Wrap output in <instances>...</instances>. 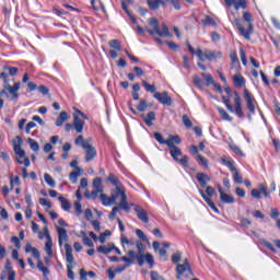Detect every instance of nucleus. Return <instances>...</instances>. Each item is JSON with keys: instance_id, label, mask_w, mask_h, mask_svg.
<instances>
[{"instance_id": "31", "label": "nucleus", "mask_w": 280, "mask_h": 280, "mask_svg": "<svg viewBox=\"0 0 280 280\" xmlns=\"http://www.w3.org/2000/svg\"><path fill=\"white\" fill-rule=\"evenodd\" d=\"M115 248L114 244H108V246H98L97 253H103V255H108Z\"/></svg>"}, {"instance_id": "14", "label": "nucleus", "mask_w": 280, "mask_h": 280, "mask_svg": "<svg viewBox=\"0 0 280 280\" xmlns=\"http://www.w3.org/2000/svg\"><path fill=\"white\" fill-rule=\"evenodd\" d=\"M129 259H131V261H135V259L138 261L139 266H143V256L140 254H137V252L130 249L127 253Z\"/></svg>"}, {"instance_id": "1", "label": "nucleus", "mask_w": 280, "mask_h": 280, "mask_svg": "<svg viewBox=\"0 0 280 280\" xmlns=\"http://www.w3.org/2000/svg\"><path fill=\"white\" fill-rule=\"evenodd\" d=\"M244 21L248 23V30L243 26L242 22L238 19L234 20L233 25L238 30L241 36H244L246 40H250V34H253V15L249 12L243 14Z\"/></svg>"}, {"instance_id": "7", "label": "nucleus", "mask_w": 280, "mask_h": 280, "mask_svg": "<svg viewBox=\"0 0 280 280\" xmlns=\"http://www.w3.org/2000/svg\"><path fill=\"white\" fill-rule=\"evenodd\" d=\"M83 150H85V161L88 163L97 156V150L93 147V142L83 144Z\"/></svg>"}, {"instance_id": "52", "label": "nucleus", "mask_w": 280, "mask_h": 280, "mask_svg": "<svg viewBox=\"0 0 280 280\" xmlns=\"http://www.w3.org/2000/svg\"><path fill=\"white\" fill-rule=\"evenodd\" d=\"M109 47H113V49H116L117 51H121V45L119 44V40H117V39L110 40Z\"/></svg>"}, {"instance_id": "18", "label": "nucleus", "mask_w": 280, "mask_h": 280, "mask_svg": "<svg viewBox=\"0 0 280 280\" xmlns=\"http://www.w3.org/2000/svg\"><path fill=\"white\" fill-rule=\"evenodd\" d=\"M234 86H237L238 89H242L246 84V79L242 77V74H235L233 77Z\"/></svg>"}, {"instance_id": "35", "label": "nucleus", "mask_w": 280, "mask_h": 280, "mask_svg": "<svg viewBox=\"0 0 280 280\" xmlns=\"http://www.w3.org/2000/svg\"><path fill=\"white\" fill-rule=\"evenodd\" d=\"M170 154L174 159V161L177 162L179 160L178 156H183V151H180V149L177 147V148L172 149L170 151Z\"/></svg>"}, {"instance_id": "5", "label": "nucleus", "mask_w": 280, "mask_h": 280, "mask_svg": "<svg viewBox=\"0 0 280 280\" xmlns=\"http://www.w3.org/2000/svg\"><path fill=\"white\" fill-rule=\"evenodd\" d=\"M19 89H21V83H14L13 86L7 88V90L0 91V95L10 100L11 102H14L19 100Z\"/></svg>"}, {"instance_id": "33", "label": "nucleus", "mask_w": 280, "mask_h": 280, "mask_svg": "<svg viewBox=\"0 0 280 280\" xmlns=\"http://www.w3.org/2000/svg\"><path fill=\"white\" fill-rule=\"evenodd\" d=\"M58 200L61 203V209H63V211H69V209H71V203H69L67 198L59 196Z\"/></svg>"}, {"instance_id": "46", "label": "nucleus", "mask_w": 280, "mask_h": 280, "mask_svg": "<svg viewBox=\"0 0 280 280\" xmlns=\"http://www.w3.org/2000/svg\"><path fill=\"white\" fill-rule=\"evenodd\" d=\"M93 189H98L101 191H104V187L102 186V178H100V177L94 178Z\"/></svg>"}, {"instance_id": "37", "label": "nucleus", "mask_w": 280, "mask_h": 280, "mask_svg": "<svg viewBox=\"0 0 280 280\" xmlns=\"http://www.w3.org/2000/svg\"><path fill=\"white\" fill-rule=\"evenodd\" d=\"M27 143L30 144V148L33 150V152H38L40 150V145L38 142H36V140L28 138Z\"/></svg>"}, {"instance_id": "53", "label": "nucleus", "mask_w": 280, "mask_h": 280, "mask_svg": "<svg viewBox=\"0 0 280 280\" xmlns=\"http://www.w3.org/2000/svg\"><path fill=\"white\" fill-rule=\"evenodd\" d=\"M182 119H183V124L186 128H191L194 126V122H191V120L189 119V117L187 115H183Z\"/></svg>"}, {"instance_id": "42", "label": "nucleus", "mask_w": 280, "mask_h": 280, "mask_svg": "<svg viewBox=\"0 0 280 280\" xmlns=\"http://www.w3.org/2000/svg\"><path fill=\"white\" fill-rule=\"evenodd\" d=\"M234 5L235 10H246V0H234Z\"/></svg>"}, {"instance_id": "58", "label": "nucleus", "mask_w": 280, "mask_h": 280, "mask_svg": "<svg viewBox=\"0 0 280 280\" xmlns=\"http://www.w3.org/2000/svg\"><path fill=\"white\" fill-rule=\"evenodd\" d=\"M182 257H183V254L180 253V252H177V253H175L173 256H172V262L173 264H178L179 261H180V259H182Z\"/></svg>"}, {"instance_id": "55", "label": "nucleus", "mask_w": 280, "mask_h": 280, "mask_svg": "<svg viewBox=\"0 0 280 280\" xmlns=\"http://www.w3.org/2000/svg\"><path fill=\"white\" fill-rule=\"evenodd\" d=\"M119 261H124L125 262V268H130V266H132V259L129 258L128 256H122Z\"/></svg>"}, {"instance_id": "54", "label": "nucleus", "mask_w": 280, "mask_h": 280, "mask_svg": "<svg viewBox=\"0 0 280 280\" xmlns=\"http://www.w3.org/2000/svg\"><path fill=\"white\" fill-rule=\"evenodd\" d=\"M223 103L226 106L228 110L230 113H234L235 110L233 109V106L231 105V100L226 96H223Z\"/></svg>"}, {"instance_id": "3", "label": "nucleus", "mask_w": 280, "mask_h": 280, "mask_svg": "<svg viewBox=\"0 0 280 280\" xmlns=\"http://www.w3.org/2000/svg\"><path fill=\"white\" fill-rule=\"evenodd\" d=\"M149 24L152 25L153 31L150 28H147V32L151 35L154 36V34H158V36H164L166 38H170L171 34H170V28H167L166 24H162V30L159 26V20H156V18H151L149 20Z\"/></svg>"}, {"instance_id": "36", "label": "nucleus", "mask_w": 280, "mask_h": 280, "mask_svg": "<svg viewBox=\"0 0 280 280\" xmlns=\"http://www.w3.org/2000/svg\"><path fill=\"white\" fill-rule=\"evenodd\" d=\"M201 77L203 78V80H206V86H211V84L213 85L215 83V80H213V75L209 73L202 72Z\"/></svg>"}, {"instance_id": "47", "label": "nucleus", "mask_w": 280, "mask_h": 280, "mask_svg": "<svg viewBox=\"0 0 280 280\" xmlns=\"http://www.w3.org/2000/svg\"><path fill=\"white\" fill-rule=\"evenodd\" d=\"M137 109L140 110V113H144V110H148V101L140 100V103L138 104Z\"/></svg>"}, {"instance_id": "45", "label": "nucleus", "mask_w": 280, "mask_h": 280, "mask_svg": "<svg viewBox=\"0 0 280 280\" xmlns=\"http://www.w3.org/2000/svg\"><path fill=\"white\" fill-rule=\"evenodd\" d=\"M232 174L233 182L236 183V185H242V183H244L242 175L237 171L232 172Z\"/></svg>"}, {"instance_id": "30", "label": "nucleus", "mask_w": 280, "mask_h": 280, "mask_svg": "<svg viewBox=\"0 0 280 280\" xmlns=\"http://www.w3.org/2000/svg\"><path fill=\"white\" fill-rule=\"evenodd\" d=\"M217 110H218V113H219L221 119H223L224 121H233V117H231V116L229 115V113H226V112L224 110V108L218 107Z\"/></svg>"}, {"instance_id": "34", "label": "nucleus", "mask_w": 280, "mask_h": 280, "mask_svg": "<svg viewBox=\"0 0 280 280\" xmlns=\"http://www.w3.org/2000/svg\"><path fill=\"white\" fill-rule=\"evenodd\" d=\"M148 262L150 268H154V256L152 254H143V264Z\"/></svg>"}, {"instance_id": "64", "label": "nucleus", "mask_w": 280, "mask_h": 280, "mask_svg": "<svg viewBox=\"0 0 280 280\" xmlns=\"http://www.w3.org/2000/svg\"><path fill=\"white\" fill-rule=\"evenodd\" d=\"M154 139L160 142L162 145H165L166 140L163 139V135L155 132L154 133Z\"/></svg>"}, {"instance_id": "2", "label": "nucleus", "mask_w": 280, "mask_h": 280, "mask_svg": "<svg viewBox=\"0 0 280 280\" xmlns=\"http://www.w3.org/2000/svg\"><path fill=\"white\" fill-rule=\"evenodd\" d=\"M112 198H114V205H117V200H119V209H122V211L130 213V205H128V196H126V190H124V186L116 188V191L112 195Z\"/></svg>"}, {"instance_id": "43", "label": "nucleus", "mask_w": 280, "mask_h": 280, "mask_svg": "<svg viewBox=\"0 0 280 280\" xmlns=\"http://www.w3.org/2000/svg\"><path fill=\"white\" fill-rule=\"evenodd\" d=\"M202 25H212V27H215L218 24L215 23V20L213 18L207 15L203 20H201Z\"/></svg>"}, {"instance_id": "22", "label": "nucleus", "mask_w": 280, "mask_h": 280, "mask_svg": "<svg viewBox=\"0 0 280 280\" xmlns=\"http://www.w3.org/2000/svg\"><path fill=\"white\" fill-rule=\"evenodd\" d=\"M143 121L147 126H152V121H156V114L154 112H149L143 116Z\"/></svg>"}, {"instance_id": "27", "label": "nucleus", "mask_w": 280, "mask_h": 280, "mask_svg": "<svg viewBox=\"0 0 280 280\" xmlns=\"http://www.w3.org/2000/svg\"><path fill=\"white\" fill-rule=\"evenodd\" d=\"M218 58H222V52H213L207 51L205 52V60H218Z\"/></svg>"}, {"instance_id": "44", "label": "nucleus", "mask_w": 280, "mask_h": 280, "mask_svg": "<svg viewBox=\"0 0 280 280\" xmlns=\"http://www.w3.org/2000/svg\"><path fill=\"white\" fill-rule=\"evenodd\" d=\"M135 246L138 250V254L143 257V255L145 254V247L143 246V243L141 241H136Z\"/></svg>"}, {"instance_id": "4", "label": "nucleus", "mask_w": 280, "mask_h": 280, "mask_svg": "<svg viewBox=\"0 0 280 280\" xmlns=\"http://www.w3.org/2000/svg\"><path fill=\"white\" fill-rule=\"evenodd\" d=\"M177 279H189L194 277V271H191V266L189 265V260L185 259L183 265H177L176 267Z\"/></svg>"}, {"instance_id": "28", "label": "nucleus", "mask_w": 280, "mask_h": 280, "mask_svg": "<svg viewBox=\"0 0 280 280\" xmlns=\"http://www.w3.org/2000/svg\"><path fill=\"white\" fill-rule=\"evenodd\" d=\"M83 170L82 168H77V171L70 173L69 175V178H70V182L75 185V183H78V177L83 174Z\"/></svg>"}, {"instance_id": "29", "label": "nucleus", "mask_w": 280, "mask_h": 280, "mask_svg": "<svg viewBox=\"0 0 280 280\" xmlns=\"http://www.w3.org/2000/svg\"><path fill=\"white\" fill-rule=\"evenodd\" d=\"M147 3L150 10H159V7L163 5L165 2L163 0H147Z\"/></svg>"}, {"instance_id": "38", "label": "nucleus", "mask_w": 280, "mask_h": 280, "mask_svg": "<svg viewBox=\"0 0 280 280\" xmlns=\"http://www.w3.org/2000/svg\"><path fill=\"white\" fill-rule=\"evenodd\" d=\"M142 86H144V89H145V91L148 93H154V95H155V93H156V85L150 84L147 81H142Z\"/></svg>"}, {"instance_id": "57", "label": "nucleus", "mask_w": 280, "mask_h": 280, "mask_svg": "<svg viewBox=\"0 0 280 280\" xmlns=\"http://www.w3.org/2000/svg\"><path fill=\"white\" fill-rule=\"evenodd\" d=\"M39 205H42V207H46V210L51 209V201L45 198H39Z\"/></svg>"}, {"instance_id": "59", "label": "nucleus", "mask_w": 280, "mask_h": 280, "mask_svg": "<svg viewBox=\"0 0 280 280\" xmlns=\"http://www.w3.org/2000/svg\"><path fill=\"white\" fill-rule=\"evenodd\" d=\"M150 277H151V280H165V278L160 273H158V271H151Z\"/></svg>"}, {"instance_id": "15", "label": "nucleus", "mask_w": 280, "mask_h": 280, "mask_svg": "<svg viewBox=\"0 0 280 280\" xmlns=\"http://www.w3.org/2000/svg\"><path fill=\"white\" fill-rule=\"evenodd\" d=\"M197 180L201 187H207V184L211 182V177L206 173H198Z\"/></svg>"}, {"instance_id": "62", "label": "nucleus", "mask_w": 280, "mask_h": 280, "mask_svg": "<svg viewBox=\"0 0 280 280\" xmlns=\"http://www.w3.org/2000/svg\"><path fill=\"white\" fill-rule=\"evenodd\" d=\"M83 244L85 246H89V248H93V246H94L93 241L89 236H86L85 234L83 236Z\"/></svg>"}, {"instance_id": "20", "label": "nucleus", "mask_w": 280, "mask_h": 280, "mask_svg": "<svg viewBox=\"0 0 280 280\" xmlns=\"http://www.w3.org/2000/svg\"><path fill=\"white\" fill-rule=\"evenodd\" d=\"M220 200L225 205H233V202H235V198L226 192H221Z\"/></svg>"}, {"instance_id": "50", "label": "nucleus", "mask_w": 280, "mask_h": 280, "mask_svg": "<svg viewBox=\"0 0 280 280\" xmlns=\"http://www.w3.org/2000/svg\"><path fill=\"white\" fill-rule=\"evenodd\" d=\"M260 244H262V246H265L266 248H268V250H271V253H277V249L275 248V246H272V244L266 240H260Z\"/></svg>"}, {"instance_id": "17", "label": "nucleus", "mask_w": 280, "mask_h": 280, "mask_svg": "<svg viewBox=\"0 0 280 280\" xmlns=\"http://www.w3.org/2000/svg\"><path fill=\"white\" fill-rule=\"evenodd\" d=\"M68 120H69V114H67V112H61L57 117L55 126H57V128H60V126H62L65 121H68Z\"/></svg>"}, {"instance_id": "40", "label": "nucleus", "mask_w": 280, "mask_h": 280, "mask_svg": "<svg viewBox=\"0 0 280 280\" xmlns=\"http://www.w3.org/2000/svg\"><path fill=\"white\" fill-rule=\"evenodd\" d=\"M44 180L45 183L49 186V187H56V180H54V178L51 177V175H49V173H46L44 175Z\"/></svg>"}, {"instance_id": "9", "label": "nucleus", "mask_w": 280, "mask_h": 280, "mask_svg": "<svg viewBox=\"0 0 280 280\" xmlns=\"http://www.w3.org/2000/svg\"><path fill=\"white\" fill-rule=\"evenodd\" d=\"M131 207H133V210L136 211L141 222H144V224H148V222H150V218L148 217V212L145 211V209H143L141 206H135L132 203Z\"/></svg>"}, {"instance_id": "49", "label": "nucleus", "mask_w": 280, "mask_h": 280, "mask_svg": "<svg viewBox=\"0 0 280 280\" xmlns=\"http://www.w3.org/2000/svg\"><path fill=\"white\" fill-rule=\"evenodd\" d=\"M192 82H194L195 86H197V89L202 90L205 86V83L202 82V80L200 78H198V75H195L192 78Z\"/></svg>"}, {"instance_id": "16", "label": "nucleus", "mask_w": 280, "mask_h": 280, "mask_svg": "<svg viewBox=\"0 0 280 280\" xmlns=\"http://www.w3.org/2000/svg\"><path fill=\"white\" fill-rule=\"evenodd\" d=\"M65 250H66V261H68V264H73L74 261L73 248L71 247V245H69V243L65 244Z\"/></svg>"}, {"instance_id": "23", "label": "nucleus", "mask_w": 280, "mask_h": 280, "mask_svg": "<svg viewBox=\"0 0 280 280\" xmlns=\"http://www.w3.org/2000/svg\"><path fill=\"white\" fill-rule=\"evenodd\" d=\"M107 182L112 183V185H114L116 187V189L119 187H124V185H121V182H119V178L116 177L115 174L110 173L109 176L107 177Z\"/></svg>"}, {"instance_id": "51", "label": "nucleus", "mask_w": 280, "mask_h": 280, "mask_svg": "<svg viewBox=\"0 0 280 280\" xmlns=\"http://www.w3.org/2000/svg\"><path fill=\"white\" fill-rule=\"evenodd\" d=\"M182 167H189V156L184 155L182 159L177 161Z\"/></svg>"}, {"instance_id": "25", "label": "nucleus", "mask_w": 280, "mask_h": 280, "mask_svg": "<svg viewBox=\"0 0 280 280\" xmlns=\"http://www.w3.org/2000/svg\"><path fill=\"white\" fill-rule=\"evenodd\" d=\"M104 190H100L97 188H94L91 192H89V190H86L84 192L85 198H89L90 200H95V198H97V196H100V194H103Z\"/></svg>"}, {"instance_id": "13", "label": "nucleus", "mask_w": 280, "mask_h": 280, "mask_svg": "<svg viewBox=\"0 0 280 280\" xmlns=\"http://www.w3.org/2000/svg\"><path fill=\"white\" fill-rule=\"evenodd\" d=\"M58 233V242L59 246H62L67 240H69V235L67 234V230L65 228L56 226Z\"/></svg>"}, {"instance_id": "32", "label": "nucleus", "mask_w": 280, "mask_h": 280, "mask_svg": "<svg viewBox=\"0 0 280 280\" xmlns=\"http://www.w3.org/2000/svg\"><path fill=\"white\" fill-rule=\"evenodd\" d=\"M37 268L38 270H40V272H43L44 277H48L49 275V268L45 267V264L43 262V260L37 259Z\"/></svg>"}, {"instance_id": "24", "label": "nucleus", "mask_w": 280, "mask_h": 280, "mask_svg": "<svg viewBox=\"0 0 280 280\" xmlns=\"http://www.w3.org/2000/svg\"><path fill=\"white\" fill-rule=\"evenodd\" d=\"M75 145H81V148L84 149V144L86 143L88 145L93 143V139L91 138H88L84 140V137L83 136H79L75 141H74Z\"/></svg>"}, {"instance_id": "8", "label": "nucleus", "mask_w": 280, "mask_h": 280, "mask_svg": "<svg viewBox=\"0 0 280 280\" xmlns=\"http://www.w3.org/2000/svg\"><path fill=\"white\" fill-rule=\"evenodd\" d=\"M153 97L160 102V104H163V106H172V97L167 92H156Z\"/></svg>"}, {"instance_id": "60", "label": "nucleus", "mask_w": 280, "mask_h": 280, "mask_svg": "<svg viewBox=\"0 0 280 280\" xmlns=\"http://www.w3.org/2000/svg\"><path fill=\"white\" fill-rule=\"evenodd\" d=\"M136 235L142 240V242H148V236L145 235V233H143L141 230L137 229L136 230Z\"/></svg>"}, {"instance_id": "6", "label": "nucleus", "mask_w": 280, "mask_h": 280, "mask_svg": "<svg viewBox=\"0 0 280 280\" xmlns=\"http://www.w3.org/2000/svg\"><path fill=\"white\" fill-rule=\"evenodd\" d=\"M16 280V271L12 268L10 260H7L4 269L1 272L0 280Z\"/></svg>"}, {"instance_id": "39", "label": "nucleus", "mask_w": 280, "mask_h": 280, "mask_svg": "<svg viewBox=\"0 0 280 280\" xmlns=\"http://www.w3.org/2000/svg\"><path fill=\"white\" fill-rule=\"evenodd\" d=\"M196 161H197V163H199V165H201L202 167H209V161H208L205 156H202V155H200V154H197Z\"/></svg>"}, {"instance_id": "11", "label": "nucleus", "mask_w": 280, "mask_h": 280, "mask_svg": "<svg viewBox=\"0 0 280 280\" xmlns=\"http://www.w3.org/2000/svg\"><path fill=\"white\" fill-rule=\"evenodd\" d=\"M244 98L247 102V108L252 115L255 113V103L253 102V95L246 89L244 90Z\"/></svg>"}, {"instance_id": "26", "label": "nucleus", "mask_w": 280, "mask_h": 280, "mask_svg": "<svg viewBox=\"0 0 280 280\" xmlns=\"http://www.w3.org/2000/svg\"><path fill=\"white\" fill-rule=\"evenodd\" d=\"M54 242L51 241V236H48V240L45 244V252L47 253L48 257H54Z\"/></svg>"}, {"instance_id": "48", "label": "nucleus", "mask_w": 280, "mask_h": 280, "mask_svg": "<svg viewBox=\"0 0 280 280\" xmlns=\"http://www.w3.org/2000/svg\"><path fill=\"white\" fill-rule=\"evenodd\" d=\"M3 70L8 71L9 75H16L19 73V68L16 67L4 66Z\"/></svg>"}, {"instance_id": "12", "label": "nucleus", "mask_w": 280, "mask_h": 280, "mask_svg": "<svg viewBox=\"0 0 280 280\" xmlns=\"http://www.w3.org/2000/svg\"><path fill=\"white\" fill-rule=\"evenodd\" d=\"M73 128L75 132L81 133L84 130V120L78 117V114H73Z\"/></svg>"}, {"instance_id": "21", "label": "nucleus", "mask_w": 280, "mask_h": 280, "mask_svg": "<svg viewBox=\"0 0 280 280\" xmlns=\"http://www.w3.org/2000/svg\"><path fill=\"white\" fill-rule=\"evenodd\" d=\"M100 200L105 207H109V205H115V198L113 196L107 197L106 194H101Z\"/></svg>"}, {"instance_id": "63", "label": "nucleus", "mask_w": 280, "mask_h": 280, "mask_svg": "<svg viewBox=\"0 0 280 280\" xmlns=\"http://www.w3.org/2000/svg\"><path fill=\"white\" fill-rule=\"evenodd\" d=\"M14 185H21V179L19 178V176H15L14 178H10V186L11 189H14Z\"/></svg>"}, {"instance_id": "56", "label": "nucleus", "mask_w": 280, "mask_h": 280, "mask_svg": "<svg viewBox=\"0 0 280 280\" xmlns=\"http://www.w3.org/2000/svg\"><path fill=\"white\" fill-rule=\"evenodd\" d=\"M234 104H235V108L242 107V97L240 96V93H237V92L234 93Z\"/></svg>"}, {"instance_id": "61", "label": "nucleus", "mask_w": 280, "mask_h": 280, "mask_svg": "<svg viewBox=\"0 0 280 280\" xmlns=\"http://www.w3.org/2000/svg\"><path fill=\"white\" fill-rule=\"evenodd\" d=\"M230 148L231 150H233V152H235V154H238L240 156H244V153L235 143L230 144Z\"/></svg>"}, {"instance_id": "10", "label": "nucleus", "mask_w": 280, "mask_h": 280, "mask_svg": "<svg viewBox=\"0 0 280 280\" xmlns=\"http://www.w3.org/2000/svg\"><path fill=\"white\" fill-rule=\"evenodd\" d=\"M182 140L178 136H170L164 145H167L170 150H174V148H178L176 145L180 144Z\"/></svg>"}, {"instance_id": "19", "label": "nucleus", "mask_w": 280, "mask_h": 280, "mask_svg": "<svg viewBox=\"0 0 280 280\" xmlns=\"http://www.w3.org/2000/svg\"><path fill=\"white\" fill-rule=\"evenodd\" d=\"M25 253H32L35 259H40V252H38V249H36V247H33L30 243H27L25 246Z\"/></svg>"}, {"instance_id": "41", "label": "nucleus", "mask_w": 280, "mask_h": 280, "mask_svg": "<svg viewBox=\"0 0 280 280\" xmlns=\"http://www.w3.org/2000/svg\"><path fill=\"white\" fill-rule=\"evenodd\" d=\"M13 150L20 159H25V150H22L21 144H14Z\"/></svg>"}]
</instances>
